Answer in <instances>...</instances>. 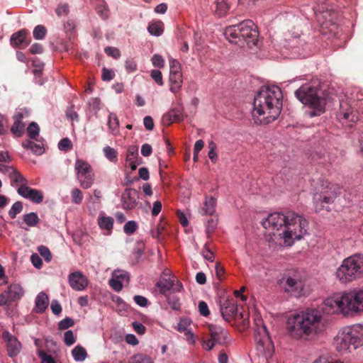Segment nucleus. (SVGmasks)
<instances>
[{"label":"nucleus","mask_w":363,"mask_h":363,"mask_svg":"<svg viewBox=\"0 0 363 363\" xmlns=\"http://www.w3.org/2000/svg\"><path fill=\"white\" fill-rule=\"evenodd\" d=\"M262 225L267 230L266 235L270 237L269 242L291 246L306 234L308 223L302 216L287 211L269 214Z\"/></svg>","instance_id":"obj_1"},{"label":"nucleus","mask_w":363,"mask_h":363,"mask_svg":"<svg viewBox=\"0 0 363 363\" xmlns=\"http://www.w3.org/2000/svg\"><path fill=\"white\" fill-rule=\"evenodd\" d=\"M282 98L279 86H262L254 99L252 114L255 122L268 124L276 120L281 113Z\"/></svg>","instance_id":"obj_2"},{"label":"nucleus","mask_w":363,"mask_h":363,"mask_svg":"<svg viewBox=\"0 0 363 363\" xmlns=\"http://www.w3.org/2000/svg\"><path fill=\"white\" fill-rule=\"evenodd\" d=\"M323 328V316L320 311L316 309H307L290 317L287 321V329L294 338L318 333Z\"/></svg>","instance_id":"obj_3"},{"label":"nucleus","mask_w":363,"mask_h":363,"mask_svg":"<svg viewBox=\"0 0 363 363\" xmlns=\"http://www.w3.org/2000/svg\"><path fill=\"white\" fill-rule=\"evenodd\" d=\"M321 311L324 313H342L348 315L353 312L363 311V289L343 293L340 296L325 300Z\"/></svg>","instance_id":"obj_4"},{"label":"nucleus","mask_w":363,"mask_h":363,"mask_svg":"<svg viewBox=\"0 0 363 363\" xmlns=\"http://www.w3.org/2000/svg\"><path fill=\"white\" fill-rule=\"evenodd\" d=\"M224 35L231 43L246 42L249 47L257 45L259 37L257 26L251 20H245L239 24L226 27Z\"/></svg>","instance_id":"obj_5"},{"label":"nucleus","mask_w":363,"mask_h":363,"mask_svg":"<svg viewBox=\"0 0 363 363\" xmlns=\"http://www.w3.org/2000/svg\"><path fill=\"white\" fill-rule=\"evenodd\" d=\"M336 350L342 353L351 352L363 345V326L354 325L342 328L334 339Z\"/></svg>","instance_id":"obj_6"},{"label":"nucleus","mask_w":363,"mask_h":363,"mask_svg":"<svg viewBox=\"0 0 363 363\" xmlns=\"http://www.w3.org/2000/svg\"><path fill=\"white\" fill-rule=\"evenodd\" d=\"M295 96L303 104L313 109L308 112L311 118L320 116L325 111V99L320 96L318 85L303 84L295 91Z\"/></svg>","instance_id":"obj_7"},{"label":"nucleus","mask_w":363,"mask_h":363,"mask_svg":"<svg viewBox=\"0 0 363 363\" xmlns=\"http://www.w3.org/2000/svg\"><path fill=\"white\" fill-rule=\"evenodd\" d=\"M363 275V255H354L345 259L336 272L342 283L351 281Z\"/></svg>","instance_id":"obj_8"},{"label":"nucleus","mask_w":363,"mask_h":363,"mask_svg":"<svg viewBox=\"0 0 363 363\" xmlns=\"http://www.w3.org/2000/svg\"><path fill=\"white\" fill-rule=\"evenodd\" d=\"M256 328L255 339L258 354L262 355L266 359L271 358L274 354V347L269 332L263 323L262 318L255 320Z\"/></svg>","instance_id":"obj_9"},{"label":"nucleus","mask_w":363,"mask_h":363,"mask_svg":"<svg viewBox=\"0 0 363 363\" xmlns=\"http://www.w3.org/2000/svg\"><path fill=\"white\" fill-rule=\"evenodd\" d=\"M210 338L202 340V346L206 350H212L217 344L227 345L230 341V336L226 329L218 325H208Z\"/></svg>","instance_id":"obj_10"},{"label":"nucleus","mask_w":363,"mask_h":363,"mask_svg":"<svg viewBox=\"0 0 363 363\" xmlns=\"http://www.w3.org/2000/svg\"><path fill=\"white\" fill-rule=\"evenodd\" d=\"M340 188L338 185L333 184L328 182H325L322 184V191L320 193L313 194V203L316 211H320L324 208L323 203H331L334 201Z\"/></svg>","instance_id":"obj_11"},{"label":"nucleus","mask_w":363,"mask_h":363,"mask_svg":"<svg viewBox=\"0 0 363 363\" xmlns=\"http://www.w3.org/2000/svg\"><path fill=\"white\" fill-rule=\"evenodd\" d=\"M74 170L80 186L84 189H89L94 182V174L91 165L86 161L77 159Z\"/></svg>","instance_id":"obj_12"},{"label":"nucleus","mask_w":363,"mask_h":363,"mask_svg":"<svg viewBox=\"0 0 363 363\" xmlns=\"http://www.w3.org/2000/svg\"><path fill=\"white\" fill-rule=\"evenodd\" d=\"M220 312L223 319L227 322L232 320H242L243 325L247 326L248 322L243 318V314L238 312L237 305L233 300L227 299L220 304Z\"/></svg>","instance_id":"obj_13"},{"label":"nucleus","mask_w":363,"mask_h":363,"mask_svg":"<svg viewBox=\"0 0 363 363\" xmlns=\"http://www.w3.org/2000/svg\"><path fill=\"white\" fill-rule=\"evenodd\" d=\"M24 294V290L18 284H11L0 294V306H6L11 302L19 301Z\"/></svg>","instance_id":"obj_14"},{"label":"nucleus","mask_w":363,"mask_h":363,"mask_svg":"<svg viewBox=\"0 0 363 363\" xmlns=\"http://www.w3.org/2000/svg\"><path fill=\"white\" fill-rule=\"evenodd\" d=\"M316 19L320 26L323 28H330V26H334L337 13L333 9H325L322 6V10H316L314 9Z\"/></svg>","instance_id":"obj_15"},{"label":"nucleus","mask_w":363,"mask_h":363,"mask_svg":"<svg viewBox=\"0 0 363 363\" xmlns=\"http://www.w3.org/2000/svg\"><path fill=\"white\" fill-rule=\"evenodd\" d=\"M140 192L132 188L125 189L121 196L123 208L125 210L134 209L139 203Z\"/></svg>","instance_id":"obj_16"},{"label":"nucleus","mask_w":363,"mask_h":363,"mask_svg":"<svg viewBox=\"0 0 363 363\" xmlns=\"http://www.w3.org/2000/svg\"><path fill=\"white\" fill-rule=\"evenodd\" d=\"M10 42L11 45L13 47L26 48L31 42L29 31L24 28L14 33L11 36Z\"/></svg>","instance_id":"obj_17"},{"label":"nucleus","mask_w":363,"mask_h":363,"mask_svg":"<svg viewBox=\"0 0 363 363\" xmlns=\"http://www.w3.org/2000/svg\"><path fill=\"white\" fill-rule=\"evenodd\" d=\"M3 339L6 342L7 352L9 357L16 356L21 350V345L18 339L9 332L4 331L2 334Z\"/></svg>","instance_id":"obj_18"},{"label":"nucleus","mask_w":363,"mask_h":363,"mask_svg":"<svg viewBox=\"0 0 363 363\" xmlns=\"http://www.w3.org/2000/svg\"><path fill=\"white\" fill-rule=\"evenodd\" d=\"M17 191L21 196L36 203H40L43 200V194L40 191L32 189L27 185L19 186Z\"/></svg>","instance_id":"obj_19"},{"label":"nucleus","mask_w":363,"mask_h":363,"mask_svg":"<svg viewBox=\"0 0 363 363\" xmlns=\"http://www.w3.org/2000/svg\"><path fill=\"white\" fill-rule=\"evenodd\" d=\"M177 284H174V280L171 278L162 277L159 281H157L156 286L159 289L160 292L162 294L166 295V294L171 289L173 291H180L182 289V284L178 280L176 281Z\"/></svg>","instance_id":"obj_20"},{"label":"nucleus","mask_w":363,"mask_h":363,"mask_svg":"<svg viewBox=\"0 0 363 363\" xmlns=\"http://www.w3.org/2000/svg\"><path fill=\"white\" fill-rule=\"evenodd\" d=\"M68 281L70 286L76 291L84 290L88 285L87 279L80 272L71 273Z\"/></svg>","instance_id":"obj_21"},{"label":"nucleus","mask_w":363,"mask_h":363,"mask_svg":"<svg viewBox=\"0 0 363 363\" xmlns=\"http://www.w3.org/2000/svg\"><path fill=\"white\" fill-rule=\"evenodd\" d=\"M303 283L300 279L289 277L286 281L285 291L295 296H301L303 294Z\"/></svg>","instance_id":"obj_22"},{"label":"nucleus","mask_w":363,"mask_h":363,"mask_svg":"<svg viewBox=\"0 0 363 363\" xmlns=\"http://www.w3.org/2000/svg\"><path fill=\"white\" fill-rule=\"evenodd\" d=\"M24 113L23 112H17L14 114L13 124L11 128V133L16 138L21 137L25 132V123H23Z\"/></svg>","instance_id":"obj_23"},{"label":"nucleus","mask_w":363,"mask_h":363,"mask_svg":"<svg viewBox=\"0 0 363 363\" xmlns=\"http://www.w3.org/2000/svg\"><path fill=\"white\" fill-rule=\"evenodd\" d=\"M162 120L167 125L179 123L183 120L182 111L179 108H173L163 116Z\"/></svg>","instance_id":"obj_24"},{"label":"nucleus","mask_w":363,"mask_h":363,"mask_svg":"<svg viewBox=\"0 0 363 363\" xmlns=\"http://www.w3.org/2000/svg\"><path fill=\"white\" fill-rule=\"evenodd\" d=\"M169 81L170 82V91L174 94H177L183 84L182 73L169 74Z\"/></svg>","instance_id":"obj_25"},{"label":"nucleus","mask_w":363,"mask_h":363,"mask_svg":"<svg viewBox=\"0 0 363 363\" xmlns=\"http://www.w3.org/2000/svg\"><path fill=\"white\" fill-rule=\"evenodd\" d=\"M35 310L37 313H43L47 308L49 303L48 295L44 292H40L36 296Z\"/></svg>","instance_id":"obj_26"},{"label":"nucleus","mask_w":363,"mask_h":363,"mask_svg":"<svg viewBox=\"0 0 363 363\" xmlns=\"http://www.w3.org/2000/svg\"><path fill=\"white\" fill-rule=\"evenodd\" d=\"M215 4V12L218 16L226 15L230 7L228 0H216Z\"/></svg>","instance_id":"obj_27"},{"label":"nucleus","mask_w":363,"mask_h":363,"mask_svg":"<svg viewBox=\"0 0 363 363\" xmlns=\"http://www.w3.org/2000/svg\"><path fill=\"white\" fill-rule=\"evenodd\" d=\"M216 200L213 197L206 196L204 206L202 208L203 214L213 216L215 212Z\"/></svg>","instance_id":"obj_28"},{"label":"nucleus","mask_w":363,"mask_h":363,"mask_svg":"<svg viewBox=\"0 0 363 363\" xmlns=\"http://www.w3.org/2000/svg\"><path fill=\"white\" fill-rule=\"evenodd\" d=\"M148 32L155 36H160L163 33L164 24L161 21L151 22L147 27Z\"/></svg>","instance_id":"obj_29"},{"label":"nucleus","mask_w":363,"mask_h":363,"mask_svg":"<svg viewBox=\"0 0 363 363\" xmlns=\"http://www.w3.org/2000/svg\"><path fill=\"white\" fill-rule=\"evenodd\" d=\"M108 125L112 133L115 135H118L119 128V121L114 113H110L108 115Z\"/></svg>","instance_id":"obj_30"},{"label":"nucleus","mask_w":363,"mask_h":363,"mask_svg":"<svg viewBox=\"0 0 363 363\" xmlns=\"http://www.w3.org/2000/svg\"><path fill=\"white\" fill-rule=\"evenodd\" d=\"M72 354L74 360H76L77 362L84 361L87 356L86 350L80 345L76 346L72 350Z\"/></svg>","instance_id":"obj_31"},{"label":"nucleus","mask_w":363,"mask_h":363,"mask_svg":"<svg viewBox=\"0 0 363 363\" xmlns=\"http://www.w3.org/2000/svg\"><path fill=\"white\" fill-rule=\"evenodd\" d=\"M22 145L24 148L30 149L36 155H41L43 153V145L37 144L31 140H26L23 142Z\"/></svg>","instance_id":"obj_32"},{"label":"nucleus","mask_w":363,"mask_h":363,"mask_svg":"<svg viewBox=\"0 0 363 363\" xmlns=\"http://www.w3.org/2000/svg\"><path fill=\"white\" fill-rule=\"evenodd\" d=\"M128 363H153L151 358L145 354H135L131 356Z\"/></svg>","instance_id":"obj_33"},{"label":"nucleus","mask_w":363,"mask_h":363,"mask_svg":"<svg viewBox=\"0 0 363 363\" xmlns=\"http://www.w3.org/2000/svg\"><path fill=\"white\" fill-rule=\"evenodd\" d=\"M98 223L101 229L111 231L113 225V219L109 216H100L98 219Z\"/></svg>","instance_id":"obj_34"},{"label":"nucleus","mask_w":363,"mask_h":363,"mask_svg":"<svg viewBox=\"0 0 363 363\" xmlns=\"http://www.w3.org/2000/svg\"><path fill=\"white\" fill-rule=\"evenodd\" d=\"M211 218L207 220L206 225V233L208 238H210L212 233L214 232L218 224V218L216 216H211Z\"/></svg>","instance_id":"obj_35"},{"label":"nucleus","mask_w":363,"mask_h":363,"mask_svg":"<svg viewBox=\"0 0 363 363\" xmlns=\"http://www.w3.org/2000/svg\"><path fill=\"white\" fill-rule=\"evenodd\" d=\"M39 218L35 213H30L23 216V221L29 227H34L39 223Z\"/></svg>","instance_id":"obj_36"},{"label":"nucleus","mask_w":363,"mask_h":363,"mask_svg":"<svg viewBox=\"0 0 363 363\" xmlns=\"http://www.w3.org/2000/svg\"><path fill=\"white\" fill-rule=\"evenodd\" d=\"M11 179L12 182L21 184L20 186H23V185H27L26 179L18 171L14 169H12V173L11 174Z\"/></svg>","instance_id":"obj_37"},{"label":"nucleus","mask_w":363,"mask_h":363,"mask_svg":"<svg viewBox=\"0 0 363 363\" xmlns=\"http://www.w3.org/2000/svg\"><path fill=\"white\" fill-rule=\"evenodd\" d=\"M96 11L103 19H107L108 18L109 10L104 1L101 0L100 4L96 6Z\"/></svg>","instance_id":"obj_38"},{"label":"nucleus","mask_w":363,"mask_h":363,"mask_svg":"<svg viewBox=\"0 0 363 363\" xmlns=\"http://www.w3.org/2000/svg\"><path fill=\"white\" fill-rule=\"evenodd\" d=\"M40 128L35 122H32L27 128L28 135L30 139L36 140L39 134Z\"/></svg>","instance_id":"obj_39"},{"label":"nucleus","mask_w":363,"mask_h":363,"mask_svg":"<svg viewBox=\"0 0 363 363\" xmlns=\"http://www.w3.org/2000/svg\"><path fill=\"white\" fill-rule=\"evenodd\" d=\"M47 30L44 26L38 25L35 27L33 35L35 39L42 40L45 38Z\"/></svg>","instance_id":"obj_40"},{"label":"nucleus","mask_w":363,"mask_h":363,"mask_svg":"<svg viewBox=\"0 0 363 363\" xmlns=\"http://www.w3.org/2000/svg\"><path fill=\"white\" fill-rule=\"evenodd\" d=\"M23 210V203L21 201L15 202L9 211V216L11 218L14 219L16 215L20 213Z\"/></svg>","instance_id":"obj_41"},{"label":"nucleus","mask_w":363,"mask_h":363,"mask_svg":"<svg viewBox=\"0 0 363 363\" xmlns=\"http://www.w3.org/2000/svg\"><path fill=\"white\" fill-rule=\"evenodd\" d=\"M72 202L74 204H80L83 200V194L78 188H74L71 192Z\"/></svg>","instance_id":"obj_42"},{"label":"nucleus","mask_w":363,"mask_h":363,"mask_svg":"<svg viewBox=\"0 0 363 363\" xmlns=\"http://www.w3.org/2000/svg\"><path fill=\"white\" fill-rule=\"evenodd\" d=\"M104 153L107 159L111 162H116L117 160L118 152L115 149L109 146H106L104 148Z\"/></svg>","instance_id":"obj_43"},{"label":"nucleus","mask_w":363,"mask_h":363,"mask_svg":"<svg viewBox=\"0 0 363 363\" xmlns=\"http://www.w3.org/2000/svg\"><path fill=\"white\" fill-rule=\"evenodd\" d=\"M169 68H170L169 74L182 73L181 65L178 60L173 59V58H170L169 60Z\"/></svg>","instance_id":"obj_44"},{"label":"nucleus","mask_w":363,"mask_h":363,"mask_svg":"<svg viewBox=\"0 0 363 363\" xmlns=\"http://www.w3.org/2000/svg\"><path fill=\"white\" fill-rule=\"evenodd\" d=\"M340 119H344L348 121L354 122L357 120V116L353 111L349 108L345 112L340 113Z\"/></svg>","instance_id":"obj_45"},{"label":"nucleus","mask_w":363,"mask_h":363,"mask_svg":"<svg viewBox=\"0 0 363 363\" xmlns=\"http://www.w3.org/2000/svg\"><path fill=\"white\" fill-rule=\"evenodd\" d=\"M138 229V225L135 221H128L123 226V231L128 235L133 234Z\"/></svg>","instance_id":"obj_46"},{"label":"nucleus","mask_w":363,"mask_h":363,"mask_svg":"<svg viewBox=\"0 0 363 363\" xmlns=\"http://www.w3.org/2000/svg\"><path fill=\"white\" fill-rule=\"evenodd\" d=\"M69 12V6L67 3L59 4L55 9V13L59 17L67 16L68 15Z\"/></svg>","instance_id":"obj_47"},{"label":"nucleus","mask_w":363,"mask_h":363,"mask_svg":"<svg viewBox=\"0 0 363 363\" xmlns=\"http://www.w3.org/2000/svg\"><path fill=\"white\" fill-rule=\"evenodd\" d=\"M112 277L116 278L118 280L122 281H127L129 280V274L127 272L121 270V269H116L114 270Z\"/></svg>","instance_id":"obj_48"},{"label":"nucleus","mask_w":363,"mask_h":363,"mask_svg":"<svg viewBox=\"0 0 363 363\" xmlns=\"http://www.w3.org/2000/svg\"><path fill=\"white\" fill-rule=\"evenodd\" d=\"M138 147L133 145L128 147L127 151L126 160H138Z\"/></svg>","instance_id":"obj_49"},{"label":"nucleus","mask_w":363,"mask_h":363,"mask_svg":"<svg viewBox=\"0 0 363 363\" xmlns=\"http://www.w3.org/2000/svg\"><path fill=\"white\" fill-rule=\"evenodd\" d=\"M38 251L46 262H50L52 259V254L48 247H47L46 246H39L38 247Z\"/></svg>","instance_id":"obj_50"},{"label":"nucleus","mask_w":363,"mask_h":363,"mask_svg":"<svg viewBox=\"0 0 363 363\" xmlns=\"http://www.w3.org/2000/svg\"><path fill=\"white\" fill-rule=\"evenodd\" d=\"M72 147V143L67 138H62L58 143V148L62 151L69 150Z\"/></svg>","instance_id":"obj_51"},{"label":"nucleus","mask_w":363,"mask_h":363,"mask_svg":"<svg viewBox=\"0 0 363 363\" xmlns=\"http://www.w3.org/2000/svg\"><path fill=\"white\" fill-rule=\"evenodd\" d=\"M74 324V320L71 318L67 317L65 319L60 321L58 323V328L60 330H66Z\"/></svg>","instance_id":"obj_52"},{"label":"nucleus","mask_w":363,"mask_h":363,"mask_svg":"<svg viewBox=\"0 0 363 363\" xmlns=\"http://www.w3.org/2000/svg\"><path fill=\"white\" fill-rule=\"evenodd\" d=\"M150 76L158 85L162 86L164 84L162 74L160 70L152 69Z\"/></svg>","instance_id":"obj_53"},{"label":"nucleus","mask_w":363,"mask_h":363,"mask_svg":"<svg viewBox=\"0 0 363 363\" xmlns=\"http://www.w3.org/2000/svg\"><path fill=\"white\" fill-rule=\"evenodd\" d=\"M64 341L67 346H71L76 342V337L72 330H67L65 333Z\"/></svg>","instance_id":"obj_54"},{"label":"nucleus","mask_w":363,"mask_h":363,"mask_svg":"<svg viewBox=\"0 0 363 363\" xmlns=\"http://www.w3.org/2000/svg\"><path fill=\"white\" fill-rule=\"evenodd\" d=\"M168 304L170 307L175 311H178L180 309L181 304L179 302V299L176 296H167V298Z\"/></svg>","instance_id":"obj_55"},{"label":"nucleus","mask_w":363,"mask_h":363,"mask_svg":"<svg viewBox=\"0 0 363 363\" xmlns=\"http://www.w3.org/2000/svg\"><path fill=\"white\" fill-rule=\"evenodd\" d=\"M151 60L153 66L155 67L163 68L164 67V60L160 55H154Z\"/></svg>","instance_id":"obj_56"},{"label":"nucleus","mask_w":363,"mask_h":363,"mask_svg":"<svg viewBox=\"0 0 363 363\" xmlns=\"http://www.w3.org/2000/svg\"><path fill=\"white\" fill-rule=\"evenodd\" d=\"M202 255L205 259H206L209 262L214 261V255H213V252L208 247V245L207 243L205 244V245L203 247V249L202 250Z\"/></svg>","instance_id":"obj_57"},{"label":"nucleus","mask_w":363,"mask_h":363,"mask_svg":"<svg viewBox=\"0 0 363 363\" xmlns=\"http://www.w3.org/2000/svg\"><path fill=\"white\" fill-rule=\"evenodd\" d=\"M110 286L116 292H119L123 289V284L121 280H118L113 277L109 280Z\"/></svg>","instance_id":"obj_58"},{"label":"nucleus","mask_w":363,"mask_h":363,"mask_svg":"<svg viewBox=\"0 0 363 363\" xmlns=\"http://www.w3.org/2000/svg\"><path fill=\"white\" fill-rule=\"evenodd\" d=\"M115 76V73L113 70L111 69H108L106 67H104L102 69V75H101V78L104 81H111V79H113Z\"/></svg>","instance_id":"obj_59"},{"label":"nucleus","mask_w":363,"mask_h":363,"mask_svg":"<svg viewBox=\"0 0 363 363\" xmlns=\"http://www.w3.org/2000/svg\"><path fill=\"white\" fill-rule=\"evenodd\" d=\"M38 356L44 363H55L53 357L51 355L48 354L43 350H40L38 351Z\"/></svg>","instance_id":"obj_60"},{"label":"nucleus","mask_w":363,"mask_h":363,"mask_svg":"<svg viewBox=\"0 0 363 363\" xmlns=\"http://www.w3.org/2000/svg\"><path fill=\"white\" fill-rule=\"evenodd\" d=\"M105 52L109 55L113 57L115 59H118L121 56L120 50L113 47H107L105 48Z\"/></svg>","instance_id":"obj_61"},{"label":"nucleus","mask_w":363,"mask_h":363,"mask_svg":"<svg viewBox=\"0 0 363 363\" xmlns=\"http://www.w3.org/2000/svg\"><path fill=\"white\" fill-rule=\"evenodd\" d=\"M199 311L201 315L208 316L210 314L208 307L205 301H200L199 303Z\"/></svg>","instance_id":"obj_62"},{"label":"nucleus","mask_w":363,"mask_h":363,"mask_svg":"<svg viewBox=\"0 0 363 363\" xmlns=\"http://www.w3.org/2000/svg\"><path fill=\"white\" fill-rule=\"evenodd\" d=\"M133 299L135 302L141 307H145L148 305V300L143 296L136 295L134 296Z\"/></svg>","instance_id":"obj_63"},{"label":"nucleus","mask_w":363,"mask_h":363,"mask_svg":"<svg viewBox=\"0 0 363 363\" xmlns=\"http://www.w3.org/2000/svg\"><path fill=\"white\" fill-rule=\"evenodd\" d=\"M30 260L35 267L40 269L42 267L43 261L38 254H33Z\"/></svg>","instance_id":"obj_64"}]
</instances>
